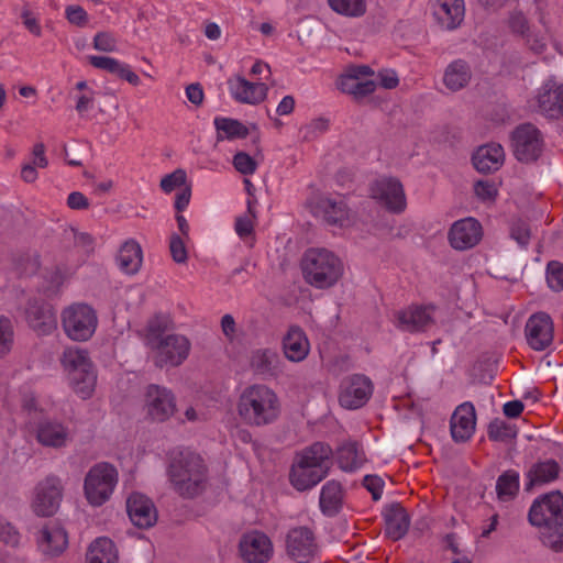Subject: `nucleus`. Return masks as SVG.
<instances>
[{"label": "nucleus", "mask_w": 563, "mask_h": 563, "mask_svg": "<svg viewBox=\"0 0 563 563\" xmlns=\"http://www.w3.org/2000/svg\"><path fill=\"white\" fill-rule=\"evenodd\" d=\"M282 402L276 391L265 384H252L241 390L236 400L239 418L250 427L274 423L280 416Z\"/></svg>", "instance_id": "1"}, {"label": "nucleus", "mask_w": 563, "mask_h": 563, "mask_svg": "<svg viewBox=\"0 0 563 563\" xmlns=\"http://www.w3.org/2000/svg\"><path fill=\"white\" fill-rule=\"evenodd\" d=\"M59 363L63 377L69 389L86 400L92 397L97 386V371L86 349L67 346L64 349Z\"/></svg>", "instance_id": "2"}, {"label": "nucleus", "mask_w": 563, "mask_h": 563, "mask_svg": "<svg viewBox=\"0 0 563 563\" xmlns=\"http://www.w3.org/2000/svg\"><path fill=\"white\" fill-rule=\"evenodd\" d=\"M167 474L174 489L183 497H195L205 487L203 460L188 449L173 453Z\"/></svg>", "instance_id": "3"}, {"label": "nucleus", "mask_w": 563, "mask_h": 563, "mask_svg": "<svg viewBox=\"0 0 563 563\" xmlns=\"http://www.w3.org/2000/svg\"><path fill=\"white\" fill-rule=\"evenodd\" d=\"M332 449L317 442L297 454L289 479L297 490L316 486L328 474L331 466Z\"/></svg>", "instance_id": "4"}, {"label": "nucleus", "mask_w": 563, "mask_h": 563, "mask_svg": "<svg viewBox=\"0 0 563 563\" xmlns=\"http://www.w3.org/2000/svg\"><path fill=\"white\" fill-rule=\"evenodd\" d=\"M307 283L317 289H329L339 284L345 273L343 260L327 249H311L301 263Z\"/></svg>", "instance_id": "5"}, {"label": "nucleus", "mask_w": 563, "mask_h": 563, "mask_svg": "<svg viewBox=\"0 0 563 563\" xmlns=\"http://www.w3.org/2000/svg\"><path fill=\"white\" fill-rule=\"evenodd\" d=\"M168 324L167 317L151 321L146 331V343L161 365L177 366L187 358L190 343L184 335L165 334Z\"/></svg>", "instance_id": "6"}, {"label": "nucleus", "mask_w": 563, "mask_h": 563, "mask_svg": "<svg viewBox=\"0 0 563 563\" xmlns=\"http://www.w3.org/2000/svg\"><path fill=\"white\" fill-rule=\"evenodd\" d=\"M119 471L109 462H98L86 472L82 479V496L92 508L108 504L119 485Z\"/></svg>", "instance_id": "7"}, {"label": "nucleus", "mask_w": 563, "mask_h": 563, "mask_svg": "<svg viewBox=\"0 0 563 563\" xmlns=\"http://www.w3.org/2000/svg\"><path fill=\"white\" fill-rule=\"evenodd\" d=\"M63 498V481L56 475H48L40 479L32 488L29 506L36 517L48 518L57 514Z\"/></svg>", "instance_id": "8"}, {"label": "nucleus", "mask_w": 563, "mask_h": 563, "mask_svg": "<svg viewBox=\"0 0 563 563\" xmlns=\"http://www.w3.org/2000/svg\"><path fill=\"white\" fill-rule=\"evenodd\" d=\"M64 333L74 342L90 340L98 327V316L87 303H73L60 313Z\"/></svg>", "instance_id": "9"}, {"label": "nucleus", "mask_w": 563, "mask_h": 563, "mask_svg": "<svg viewBox=\"0 0 563 563\" xmlns=\"http://www.w3.org/2000/svg\"><path fill=\"white\" fill-rule=\"evenodd\" d=\"M143 412L152 422H166L176 412V398L172 390L158 385H150L143 399Z\"/></svg>", "instance_id": "10"}, {"label": "nucleus", "mask_w": 563, "mask_h": 563, "mask_svg": "<svg viewBox=\"0 0 563 563\" xmlns=\"http://www.w3.org/2000/svg\"><path fill=\"white\" fill-rule=\"evenodd\" d=\"M530 107L549 119L563 118V84L548 78L536 90Z\"/></svg>", "instance_id": "11"}, {"label": "nucleus", "mask_w": 563, "mask_h": 563, "mask_svg": "<svg viewBox=\"0 0 563 563\" xmlns=\"http://www.w3.org/2000/svg\"><path fill=\"white\" fill-rule=\"evenodd\" d=\"M369 196L394 213H401L407 207L404 186L395 177L383 176L375 179L369 186Z\"/></svg>", "instance_id": "12"}, {"label": "nucleus", "mask_w": 563, "mask_h": 563, "mask_svg": "<svg viewBox=\"0 0 563 563\" xmlns=\"http://www.w3.org/2000/svg\"><path fill=\"white\" fill-rule=\"evenodd\" d=\"M511 147L518 161L533 162L543 150L542 134L533 124H521L511 134Z\"/></svg>", "instance_id": "13"}, {"label": "nucleus", "mask_w": 563, "mask_h": 563, "mask_svg": "<svg viewBox=\"0 0 563 563\" xmlns=\"http://www.w3.org/2000/svg\"><path fill=\"white\" fill-rule=\"evenodd\" d=\"M529 520L542 528L563 521V495L555 492L536 500L530 508Z\"/></svg>", "instance_id": "14"}, {"label": "nucleus", "mask_w": 563, "mask_h": 563, "mask_svg": "<svg viewBox=\"0 0 563 563\" xmlns=\"http://www.w3.org/2000/svg\"><path fill=\"white\" fill-rule=\"evenodd\" d=\"M338 88L354 97H363L373 92L376 81L373 70L365 65L347 68L336 81Z\"/></svg>", "instance_id": "15"}, {"label": "nucleus", "mask_w": 563, "mask_h": 563, "mask_svg": "<svg viewBox=\"0 0 563 563\" xmlns=\"http://www.w3.org/2000/svg\"><path fill=\"white\" fill-rule=\"evenodd\" d=\"M38 551L48 558L59 556L68 548V533L56 521L43 525L35 536Z\"/></svg>", "instance_id": "16"}, {"label": "nucleus", "mask_w": 563, "mask_h": 563, "mask_svg": "<svg viewBox=\"0 0 563 563\" xmlns=\"http://www.w3.org/2000/svg\"><path fill=\"white\" fill-rule=\"evenodd\" d=\"M373 393L369 378L364 375L347 377L341 385L340 404L347 409H356L367 402Z\"/></svg>", "instance_id": "17"}, {"label": "nucleus", "mask_w": 563, "mask_h": 563, "mask_svg": "<svg viewBox=\"0 0 563 563\" xmlns=\"http://www.w3.org/2000/svg\"><path fill=\"white\" fill-rule=\"evenodd\" d=\"M314 213L321 217L329 224L336 225L340 229H358L356 217L349 210L346 203L340 199H321Z\"/></svg>", "instance_id": "18"}, {"label": "nucleus", "mask_w": 563, "mask_h": 563, "mask_svg": "<svg viewBox=\"0 0 563 563\" xmlns=\"http://www.w3.org/2000/svg\"><path fill=\"white\" fill-rule=\"evenodd\" d=\"M240 554L249 563H265L274 552L271 539L263 532L245 533L239 544Z\"/></svg>", "instance_id": "19"}, {"label": "nucleus", "mask_w": 563, "mask_h": 563, "mask_svg": "<svg viewBox=\"0 0 563 563\" xmlns=\"http://www.w3.org/2000/svg\"><path fill=\"white\" fill-rule=\"evenodd\" d=\"M482 236V224L472 217L455 221L449 231V242L453 249L459 251L474 247Z\"/></svg>", "instance_id": "20"}, {"label": "nucleus", "mask_w": 563, "mask_h": 563, "mask_svg": "<svg viewBox=\"0 0 563 563\" xmlns=\"http://www.w3.org/2000/svg\"><path fill=\"white\" fill-rule=\"evenodd\" d=\"M227 84L230 96L240 103L255 106L267 96L266 84L249 81L242 75L231 76Z\"/></svg>", "instance_id": "21"}, {"label": "nucleus", "mask_w": 563, "mask_h": 563, "mask_svg": "<svg viewBox=\"0 0 563 563\" xmlns=\"http://www.w3.org/2000/svg\"><path fill=\"white\" fill-rule=\"evenodd\" d=\"M288 554L299 563L308 562L317 552L312 531L307 527L291 529L286 541Z\"/></svg>", "instance_id": "22"}, {"label": "nucleus", "mask_w": 563, "mask_h": 563, "mask_svg": "<svg viewBox=\"0 0 563 563\" xmlns=\"http://www.w3.org/2000/svg\"><path fill=\"white\" fill-rule=\"evenodd\" d=\"M529 345L536 351L545 350L553 341V322L547 313L531 316L526 324Z\"/></svg>", "instance_id": "23"}, {"label": "nucleus", "mask_w": 563, "mask_h": 563, "mask_svg": "<svg viewBox=\"0 0 563 563\" xmlns=\"http://www.w3.org/2000/svg\"><path fill=\"white\" fill-rule=\"evenodd\" d=\"M126 510L132 523L139 528H150L157 521L153 501L141 493H132L128 497Z\"/></svg>", "instance_id": "24"}, {"label": "nucleus", "mask_w": 563, "mask_h": 563, "mask_svg": "<svg viewBox=\"0 0 563 563\" xmlns=\"http://www.w3.org/2000/svg\"><path fill=\"white\" fill-rule=\"evenodd\" d=\"M471 162L478 173L493 174L503 167L505 151L498 143H487L474 150Z\"/></svg>", "instance_id": "25"}, {"label": "nucleus", "mask_w": 563, "mask_h": 563, "mask_svg": "<svg viewBox=\"0 0 563 563\" xmlns=\"http://www.w3.org/2000/svg\"><path fill=\"white\" fill-rule=\"evenodd\" d=\"M476 428L475 408L471 402H464L454 410L450 429L454 441L464 442L472 438Z\"/></svg>", "instance_id": "26"}, {"label": "nucleus", "mask_w": 563, "mask_h": 563, "mask_svg": "<svg viewBox=\"0 0 563 563\" xmlns=\"http://www.w3.org/2000/svg\"><path fill=\"white\" fill-rule=\"evenodd\" d=\"M35 435L40 444L55 449L66 446L71 439V434L67 426L55 420H44L38 422L35 428Z\"/></svg>", "instance_id": "27"}, {"label": "nucleus", "mask_w": 563, "mask_h": 563, "mask_svg": "<svg viewBox=\"0 0 563 563\" xmlns=\"http://www.w3.org/2000/svg\"><path fill=\"white\" fill-rule=\"evenodd\" d=\"M431 10L434 19L444 29H455L464 19L463 0H433Z\"/></svg>", "instance_id": "28"}, {"label": "nucleus", "mask_w": 563, "mask_h": 563, "mask_svg": "<svg viewBox=\"0 0 563 563\" xmlns=\"http://www.w3.org/2000/svg\"><path fill=\"white\" fill-rule=\"evenodd\" d=\"M284 356L292 363H300L310 353V342L306 333L297 328H290L282 341Z\"/></svg>", "instance_id": "29"}, {"label": "nucleus", "mask_w": 563, "mask_h": 563, "mask_svg": "<svg viewBox=\"0 0 563 563\" xmlns=\"http://www.w3.org/2000/svg\"><path fill=\"white\" fill-rule=\"evenodd\" d=\"M115 263L122 273L136 274L143 263V251L139 242L130 239L122 243L115 256Z\"/></svg>", "instance_id": "30"}, {"label": "nucleus", "mask_w": 563, "mask_h": 563, "mask_svg": "<svg viewBox=\"0 0 563 563\" xmlns=\"http://www.w3.org/2000/svg\"><path fill=\"white\" fill-rule=\"evenodd\" d=\"M119 553L113 541L107 537L95 539L86 553L87 563H118Z\"/></svg>", "instance_id": "31"}, {"label": "nucleus", "mask_w": 563, "mask_h": 563, "mask_svg": "<svg viewBox=\"0 0 563 563\" xmlns=\"http://www.w3.org/2000/svg\"><path fill=\"white\" fill-rule=\"evenodd\" d=\"M431 307H409L397 314V325L404 330L413 331L423 328L432 318Z\"/></svg>", "instance_id": "32"}, {"label": "nucleus", "mask_w": 563, "mask_h": 563, "mask_svg": "<svg viewBox=\"0 0 563 563\" xmlns=\"http://www.w3.org/2000/svg\"><path fill=\"white\" fill-rule=\"evenodd\" d=\"M279 364V356L273 349H257L252 352L250 357L251 368L258 375H275Z\"/></svg>", "instance_id": "33"}, {"label": "nucleus", "mask_w": 563, "mask_h": 563, "mask_svg": "<svg viewBox=\"0 0 563 563\" xmlns=\"http://www.w3.org/2000/svg\"><path fill=\"white\" fill-rule=\"evenodd\" d=\"M30 327L41 335L51 334L56 329V318L49 306L33 307L27 311Z\"/></svg>", "instance_id": "34"}, {"label": "nucleus", "mask_w": 563, "mask_h": 563, "mask_svg": "<svg viewBox=\"0 0 563 563\" xmlns=\"http://www.w3.org/2000/svg\"><path fill=\"white\" fill-rule=\"evenodd\" d=\"M472 77L468 65L461 60H454L444 70L443 84L451 91H457L467 86Z\"/></svg>", "instance_id": "35"}, {"label": "nucleus", "mask_w": 563, "mask_h": 563, "mask_svg": "<svg viewBox=\"0 0 563 563\" xmlns=\"http://www.w3.org/2000/svg\"><path fill=\"white\" fill-rule=\"evenodd\" d=\"M386 534L393 540H399L408 530L409 520L406 510L400 506H391L385 514Z\"/></svg>", "instance_id": "36"}, {"label": "nucleus", "mask_w": 563, "mask_h": 563, "mask_svg": "<svg viewBox=\"0 0 563 563\" xmlns=\"http://www.w3.org/2000/svg\"><path fill=\"white\" fill-rule=\"evenodd\" d=\"M343 503V489L340 483L330 481L325 483L320 493V508L327 516L339 512Z\"/></svg>", "instance_id": "37"}, {"label": "nucleus", "mask_w": 563, "mask_h": 563, "mask_svg": "<svg viewBox=\"0 0 563 563\" xmlns=\"http://www.w3.org/2000/svg\"><path fill=\"white\" fill-rule=\"evenodd\" d=\"M213 124L217 131V139L219 141L244 139L250 133V130L245 124L232 118L216 117Z\"/></svg>", "instance_id": "38"}, {"label": "nucleus", "mask_w": 563, "mask_h": 563, "mask_svg": "<svg viewBox=\"0 0 563 563\" xmlns=\"http://www.w3.org/2000/svg\"><path fill=\"white\" fill-rule=\"evenodd\" d=\"M336 461L342 471L354 472L365 463L366 457L354 443H346L338 450Z\"/></svg>", "instance_id": "39"}, {"label": "nucleus", "mask_w": 563, "mask_h": 563, "mask_svg": "<svg viewBox=\"0 0 563 563\" xmlns=\"http://www.w3.org/2000/svg\"><path fill=\"white\" fill-rule=\"evenodd\" d=\"M329 8L336 14L350 19H360L367 13V0H327Z\"/></svg>", "instance_id": "40"}, {"label": "nucleus", "mask_w": 563, "mask_h": 563, "mask_svg": "<svg viewBox=\"0 0 563 563\" xmlns=\"http://www.w3.org/2000/svg\"><path fill=\"white\" fill-rule=\"evenodd\" d=\"M499 500L508 501L514 498L519 490V474L509 471L499 476L496 485Z\"/></svg>", "instance_id": "41"}, {"label": "nucleus", "mask_w": 563, "mask_h": 563, "mask_svg": "<svg viewBox=\"0 0 563 563\" xmlns=\"http://www.w3.org/2000/svg\"><path fill=\"white\" fill-rule=\"evenodd\" d=\"M559 465L554 461H547L537 464L529 473L532 484H544L556 478Z\"/></svg>", "instance_id": "42"}, {"label": "nucleus", "mask_w": 563, "mask_h": 563, "mask_svg": "<svg viewBox=\"0 0 563 563\" xmlns=\"http://www.w3.org/2000/svg\"><path fill=\"white\" fill-rule=\"evenodd\" d=\"M190 185L186 170L177 168L170 174L162 177L159 187L165 194H170L175 190H181L184 187Z\"/></svg>", "instance_id": "43"}, {"label": "nucleus", "mask_w": 563, "mask_h": 563, "mask_svg": "<svg viewBox=\"0 0 563 563\" xmlns=\"http://www.w3.org/2000/svg\"><path fill=\"white\" fill-rule=\"evenodd\" d=\"M473 191L475 197L485 203H493L498 196V184L490 179H479L474 183Z\"/></svg>", "instance_id": "44"}, {"label": "nucleus", "mask_w": 563, "mask_h": 563, "mask_svg": "<svg viewBox=\"0 0 563 563\" xmlns=\"http://www.w3.org/2000/svg\"><path fill=\"white\" fill-rule=\"evenodd\" d=\"M14 346V329L10 319L0 317V358L9 355Z\"/></svg>", "instance_id": "45"}, {"label": "nucleus", "mask_w": 563, "mask_h": 563, "mask_svg": "<svg viewBox=\"0 0 563 563\" xmlns=\"http://www.w3.org/2000/svg\"><path fill=\"white\" fill-rule=\"evenodd\" d=\"M255 212L251 206V203H247V211L238 217L235 220V232L242 240H247L252 236L254 231V223H255Z\"/></svg>", "instance_id": "46"}, {"label": "nucleus", "mask_w": 563, "mask_h": 563, "mask_svg": "<svg viewBox=\"0 0 563 563\" xmlns=\"http://www.w3.org/2000/svg\"><path fill=\"white\" fill-rule=\"evenodd\" d=\"M23 412L29 417H37L46 412V406L37 395L33 391H26L21 399Z\"/></svg>", "instance_id": "47"}, {"label": "nucleus", "mask_w": 563, "mask_h": 563, "mask_svg": "<svg viewBox=\"0 0 563 563\" xmlns=\"http://www.w3.org/2000/svg\"><path fill=\"white\" fill-rule=\"evenodd\" d=\"M184 236L176 233L170 235L169 239V251L173 260L178 264H184L188 260L187 241Z\"/></svg>", "instance_id": "48"}, {"label": "nucleus", "mask_w": 563, "mask_h": 563, "mask_svg": "<svg viewBox=\"0 0 563 563\" xmlns=\"http://www.w3.org/2000/svg\"><path fill=\"white\" fill-rule=\"evenodd\" d=\"M329 120L325 118H316L311 120L309 123L305 124L300 132L302 134L303 140L311 141L319 135L325 133L329 129Z\"/></svg>", "instance_id": "49"}, {"label": "nucleus", "mask_w": 563, "mask_h": 563, "mask_svg": "<svg viewBox=\"0 0 563 563\" xmlns=\"http://www.w3.org/2000/svg\"><path fill=\"white\" fill-rule=\"evenodd\" d=\"M547 283L555 291L563 290V264L551 262L547 268Z\"/></svg>", "instance_id": "50"}, {"label": "nucleus", "mask_w": 563, "mask_h": 563, "mask_svg": "<svg viewBox=\"0 0 563 563\" xmlns=\"http://www.w3.org/2000/svg\"><path fill=\"white\" fill-rule=\"evenodd\" d=\"M93 48L103 53H113L118 49L115 36L109 32H99L93 36Z\"/></svg>", "instance_id": "51"}, {"label": "nucleus", "mask_w": 563, "mask_h": 563, "mask_svg": "<svg viewBox=\"0 0 563 563\" xmlns=\"http://www.w3.org/2000/svg\"><path fill=\"white\" fill-rule=\"evenodd\" d=\"M21 534L11 522L0 519V542L10 547L19 545Z\"/></svg>", "instance_id": "52"}, {"label": "nucleus", "mask_w": 563, "mask_h": 563, "mask_svg": "<svg viewBox=\"0 0 563 563\" xmlns=\"http://www.w3.org/2000/svg\"><path fill=\"white\" fill-rule=\"evenodd\" d=\"M233 166L243 175H252L257 168V163L249 154L240 152L233 157Z\"/></svg>", "instance_id": "53"}, {"label": "nucleus", "mask_w": 563, "mask_h": 563, "mask_svg": "<svg viewBox=\"0 0 563 563\" xmlns=\"http://www.w3.org/2000/svg\"><path fill=\"white\" fill-rule=\"evenodd\" d=\"M88 60L90 62V64L93 67L107 70L114 75L118 74V71L122 65V62H120L115 58H112V57H108V56L91 55V56H88Z\"/></svg>", "instance_id": "54"}, {"label": "nucleus", "mask_w": 563, "mask_h": 563, "mask_svg": "<svg viewBox=\"0 0 563 563\" xmlns=\"http://www.w3.org/2000/svg\"><path fill=\"white\" fill-rule=\"evenodd\" d=\"M510 236L520 246H527L530 240V230L527 223L521 220L512 222L510 228Z\"/></svg>", "instance_id": "55"}, {"label": "nucleus", "mask_w": 563, "mask_h": 563, "mask_svg": "<svg viewBox=\"0 0 563 563\" xmlns=\"http://www.w3.org/2000/svg\"><path fill=\"white\" fill-rule=\"evenodd\" d=\"M65 16L69 23L77 26H85L88 23L87 11L82 7L77 4L66 7Z\"/></svg>", "instance_id": "56"}, {"label": "nucleus", "mask_w": 563, "mask_h": 563, "mask_svg": "<svg viewBox=\"0 0 563 563\" xmlns=\"http://www.w3.org/2000/svg\"><path fill=\"white\" fill-rule=\"evenodd\" d=\"M27 162L37 168H46L47 167L48 159L45 155L44 144L37 143L33 146L32 153H31Z\"/></svg>", "instance_id": "57"}, {"label": "nucleus", "mask_w": 563, "mask_h": 563, "mask_svg": "<svg viewBox=\"0 0 563 563\" xmlns=\"http://www.w3.org/2000/svg\"><path fill=\"white\" fill-rule=\"evenodd\" d=\"M375 81H376V86L379 85L385 89H393L398 85L399 79H398L397 74L394 70L386 69V70L380 71L377 75Z\"/></svg>", "instance_id": "58"}, {"label": "nucleus", "mask_w": 563, "mask_h": 563, "mask_svg": "<svg viewBox=\"0 0 563 563\" xmlns=\"http://www.w3.org/2000/svg\"><path fill=\"white\" fill-rule=\"evenodd\" d=\"M89 186L93 195L103 196L109 194L113 188V180L110 178L96 179L90 177Z\"/></svg>", "instance_id": "59"}, {"label": "nucleus", "mask_w": 563, "mask_h": 563, "mask_svg": "<svg viewBox=\"0 0 563 563\" xmlns=\"http://www.w3.org/2000/svg\"><path fill=\"white\" fill-rule=\"evenodd\" d=\"M186 97L194 106L199 107L203 102L205 93L199 84H190L185 89Z\"/></svg>", "instance_id": "60"}, {"label": "nucleus", "mask_w": 563, "mask_h": 563, "mask_svg": "<svg viewBox=\"0 0 563 563\" xmlns=\"http://www.w3.org/2000/svg\"><path fill=\"white\" fill-rule=\"evenodd\" d=\"M364 485L372 493L374 499L380 497L384 486V482L380 477L367 475L364 478Z\"/></svg>", "instance_id": "61"}, {"label": "nucleus", "mask_w": 563, "mask_h": 563, "mask_svg": "<svg viewBox=\"0 0 563 563\" xmlns=\"http://www.w3.org/2000/svg\"><path fill=\"white\" fill-rule=\"evenodd\" d=\"M190 198H191V184L184 187L181 190H179L176 194V198H175V202H174L175 209L178 212L184 211L188 207V205L190 202Z\"/></svg>", "instance_id": "62"}, {"label": "nucleus", "mask_w": 563, "mask_h": 563, "mask_svg": "<svg viewBox=\"0 0 563 563\" xmlns=\"http://www.w3.org/2000/svg\"><path fill=\"white\" fill-rule=\"evenodd\" d=\"M22 22L24 26L35 36H40L42 34L41 25L37 19L29 11H24L22 13Z\"/></svg>", "instance_id": "63"}, {"label": "nucleus", "mask_w": 563, "mask_h": 563, "mask_svg": "<svg viewBox=\"0 0 563 563\" xmlns=\"http://www.w3.org/2000/svg\"><path fill=\"white\" fill-rule=\"evenodd\" d=\"M67 205L71 209H86L89 207L88 199L79 191L71 192L67 198Z\"/></svg>", "instance_id": "64"}]
</instances>
